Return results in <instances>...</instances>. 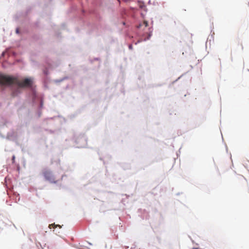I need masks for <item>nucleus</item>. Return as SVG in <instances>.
I'll return each instance as SVG.
<instances>
[{
  "mask_svg": "<svg viewBox=\"0 0 249 249\" xmlns=\"http://www.w3.org/2000/svg\"><path fill=\"white\" fill-rule=\"evenodd\" d=\"M50 226H53V228H55L57 227H61L59 225L52 224Z\"/></svg>",
  "mask_w": 249,
  "mask_h": 249,
  "instance_id": "5",
  "label": "nucleus"
},
{
  "mask_svg": "<svg viewBox=\"0 0 249 249\" xmlns=\"http://www.w3.org/2000/svg\"><path fill=\"white\" fill-rule=\"evenodd\" d=\"M193 249H198V248H194Z\"/></svg>",
  "mask_w": 249,
  "mask_h": 249,
  "instance_id": "7",
  "label": "nucleus"
},
{
  "mask_svg": "<svg viewBox=\"0 0 249 249\" xmlns=\"http://www.w3.org/2000/svg\"><path fill=\"white\" fill-rule=\"evenodd\" d=\"M13 84H15L19 88H28L32 86V81L30 78H25L20 81L15 77L0 74V86H9Z\"/></svg>",
  "mask_w": 249,
  "mask_h": 249,
  "instance_id": "1",
  "label": "nucleus"
},
{
  "mask_svg": "<svg viewBox=\"0 0 249 249\" xmlns=\"http://www.w3.org/2000/svg\"><path fill=\"white\" fill-rule=\"evenodd\" d=\"M143 25L145 26V27H147L148 25V22L146 21H144L142 24H140L138 26V28H141Z\"/></svg>",
  "mask_w": 249,
  "mask_h": 249,
  "instance_id": "4",
  "label": "nucleus"
},
{
  "mask_svg": "<svg viewBox=\"0 0 249 249\" xmlns=\"http://www.w3.org/2000/svg\"><path fill=\"white\" fill-rule=\"evenodd\" d=\"M17 33L18 32V30L17 29V31H16Z\"/></svg>",
  "mask_w": 249,
  "mask_h": 249,
  "instance_id": "8",
  "label": "nucleus"
},
{
  "mask_svg": "<svg viewBox=\"0 0 249 249\" xmlns=\"http://www.w3.org/2000/svg\"><path fill=\"white\" fill-rule=\"evenodd\" d=\"M142 5H140L141 8H142Z\"/></svg>",
  "mask_w": 249,
  "mask_h": 249,
  "instance_id": "6",
  "label": "nucleus"
},
{
  "mask_svg": "<svg viewBox=\"0 0 249 249\" xmlns=\"http://www.w3.org/2000/svg\"><path fill=\"white\" fill-rule=\"evenodd\" d=\"M146 34H147V36L146 37H144L143 36L142 39H141V41H145L147 39H149L151 36V33H146Z\"/></svg>",
  "mask_w": 249,
  "mask_h": 249,
  "instance_id": "3",
  "label": "nucleus"
},
{
  "mask_svg": "<svg viewBox=\"0 0 249 249\" xmlns=\"http://www.w3.org/2000/svg\"><path fill=\"white\" fill-rule=\"evenodd\" d=\"M43 175L47 180L52 183H56V181L52 172L50 171H45L43 172Z\"/></svg>",
  "mask_w": 249,
  "mask_h": 249,
  "instance_id": "2",
  "label": "nucleus"
}]
</instances>
